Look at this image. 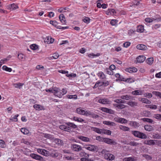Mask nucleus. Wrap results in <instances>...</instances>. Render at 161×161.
I'll return each instance as SVG.
<instances>
[{
	"label": "nucleus",
	"instance_id": "1",
	"mask_svg": "<svg viewBox=\"0 0 161 161\" xmlns=\"http://www.w3.org/2000/svg\"><path fill=\"white\" fill-rule=\"evenodd\" d=\"M109 151L103 149L100 153V155H104V158L105 159L108 160H112L114 159L115 156L113 154L108 153Z\"/></svg>",
	"mask_w": 161,
	"mask_h": 161
},
{
	"label": "nucleus",
	"instance_id": "2",
	"mask_svg": "<svg viewBox=\"0 0 161 161\" xmlns=\"http://www.w3.org/2000/svg\"><path fill=\"white\" fill-rule=\"evenodd\" d=\"M131 133L134 136L143 139H146L147 138V136L145 134L139 131L132 130Z\"/></svg>",
	"mask_w": 161,
	"mask_h": 161
},
{
	"label": "nucleus",
	"instance_id": "3",
	"mask_svg": "<svg viewBox=\"0 0 161 161\" xmlns=\"http://www.w3.org/2000/svg\"><path fill=\"white\" fill-rule=\"evenodd\" d=\"M114 120L115 121L121 124L126 123L128 121L126 119L119 117H115Z\"/></svg>",
	"mask_w": 161,
	"mask_h": 161
},
{
	"label": "nucleus",
	"instance_id": "4",
	"mask_svg": "<svg viewBox=\"0 0 161 161\" xmlns=\"http://www.w3.org/2000/svg\"><path fill=\"white\" fill-rule=\"evenodd\" d=\"M43 39L44 42L47 43V44L53 43L54 41L53 38L49 36H47L46 38H43Z\"/></svg>",
	"mask_w": 161,
	"mask_h": 161
},
{
	"label": "nucleus",
	"instance_id": "5",
	"mask_svg": "<svg viewBox=\"0 0 161 161\" xmlns=\"http://www.w3.org/2000/svg\"><path fill=\"white\" fill-rule=\"evenodd\" d=\"M83 115L86 116L91 115L93 118H97L98 117V115L95 114L89 111H85V112H84Z\"/></svg>",
	"mask_w": 161,
	"mask_h": 161
},
{
	"label": "nucleus",
	"instance_id": "6",
	"mask_svg": "<svg viewBox=\"0 0 161 161\" xmlns=\"http://www.w3.org/2000/svg\"><path fill=\"white\" fill-rule=\"evenodd\" d=\"M85 148L91 151H97L98 147L97 146L94 145L86 146Z\"/></svg>",
	"mask_w": 161,
	"mask_h": 161
},
{
	"label": "nucleus",
	"instance_id": "7",
	"mask_svg": "<svg viewBox=\"0 0 161 161\" xmlns=\"http://www.w3.org/2000/svg\"><path fill=\"white\" fill-rule=\"evenodd\" d=\"M54 92V94L59 98H61L63 95L60 90L57 88H55Z\"/></svg>",
	"mask_w": 161,
	"mask_h": 161
},
{
	"label": "nucleus",
	"instance_id": "8",
	"mask_svg": "<svg viewBox=\"0 0 161 161\" xmlns=\"http://www.w3.org/2000/svg\"><path fill=\"white\" fill-rule=\"evenodd\" d=\"M145 144H148L150 145H153L155 144L160 147H161V142H156V143L154 142H144Z\"/></svg>",
	"mask_w": 161,
	"mask_h": 161
},
{
	"label": "nucleus",
	"instance_id": "9",
	"mask_svg": "<svg viewBox=\"0 0 161 161\" xmlns=\"http://www.w3.org/2000/svg\"><path fill=\"white\" fill-rule=\"evenodd\" d=\"M94 139H96L97 140L99 141H108H108H112L110 139H108L107 138H104L102 137L98 136L96 137L95 136H94V138H93Z\"/></svg>",
	"mask_w": 161,
	"mask_h": 161
},
{
	"label": "nucleus",
	"instance_id": "10",
	"mask_svg": "<svg viewBox=\"0 0 161 161\" xmlns=\"http://www.w3.org/2000/svg\"><path fill=\"white\" fill-rule=\"evenodd\" d=\"M129 125H131L132 127L135 128L138 127L140 125L136 121H130L129 123Z\"/></svg>",
	"mask_w": 161,
	"mask_h": 161
},
{
	"label": "nucleus",
	"instance_id": "11",
	"mask_svg": "<svg viewBox=\"0 0 161 161\" xmlns=\"http://www.w3.org/2000/svg\"><path fill=\"white\" fill-rule=\"evenodd\" d=\"M98 102L103 104H108L110 103V101L106 98L100 99L99 100Z\"/></svg>",
	"mask_w": 161,
	"mask_h": 161
},
{
	"label": "nucleus",
	"instance_id": "12",
	"mask_svg": "<svg viewBox=\"0 0 161 161\" xmlns=\"http://www.w3.org/2000/svg\"><path fill=\"white\" fill-rule=\"evenodd\" d=\"M41 136L42 137L44 136L45 137L49 139L50 140H53L54 139V137L52 135L48 134L41 133Z\"/></svg>",
	"mask_w": 161,
	"mask_h": 161
},
{
	"label": "nucleus",
	"instance_id": "13",
	"mask_svg": "<svg viewBox=\"0 0 161 161\" xmlns=\"http://www.w3.org/2000/svg\"><path fill=\"white\" fill-rule=\"evenodd\" d=\"M59 128L60 129L65 131L70 132L71 130L70 128L69 127H67L64 125H60Z\"/></svg>",
	"mask_w": 161,
	"mask_h": 161
},
{
	"label": "nucleus",
	"instance_id": "14",
	"mask_svg": "<svg viewBox=\"0 0 161 161\" xmlns=\"http://www.w3.org/2000/svg\"><path fill=\"white\" fill-rule=\"evenodd\" d=\"M145 60V57L144 56H139L136 58L137 61L139 63L144 62Z\"/></svg>",
	"mask_w": 161,
	"mask_h": 161
},
{
	"label": "nucleus",
	"instance_id": "15",
	"mask_svg": "<svg viewBox=\"0 0 161 161\" xmlns=\"http://www.w3.org/2000/svg\"><path fill=\"white\" fill-rule=\"evenodd\" d=\"M18 8V6L17 5L14 3H13L9 5L8 7V8L11 10H14Z\"/></svg>",
	"mask_w": 161,
	"mask_h": 161
},
{
	"label": "nucleus",
	"instance_id": "16",
	"mask_svg": "<svg viewBox=\"0 0 161 161\" xmlns=\"http://www.w3.org/2000/svg\"><path fill=\"white\" fill-rule=\"evenodd\" d=\"M125 71L130 73L135 72L137 71V69L135 67L129 68L125 69Z\"/></svg>",
	"mask_w": 161,
	"mask_h": 161
},
{
	"label": "nucleus",
	"instance_id": "17",
	"mask_svg": "<svg viewBox=\"0 0 161 161\" xmlns=\"http://www.w3.org/2000/svg\"><path fill=\"white\" fill-rule=\"evenodd\" d=\"M137 48L140 50H145L147 49L146 46L143 44H139L136 46Z\"/></svg>",
	"mask_w": 161,
	"mask_h": 161
},
{
	"label": "nucleus",
	"instance_id": "18",
	"mask_svg": "<svg viewBox=\"0 0 161 161\" xmlns=\"http://www.w3.org/2000/svg\"><path fill=\"white\" fill-rule=\"evenodd\" d=\"M59 18L60 21L63 24L66 23V20L63 14H60L59 16Z\"/></svg>",
	"mask_w": 161,
	"mask_h": 161
},
{
	"label": "nucleus",
	"instance_id": "19",
	"mask_svg": "<svg viewBox=\"0 0 161 161\" xmlns=\"http://www.w3.org/2000/svg\"><path fill=\"white\" fill-rule=\"evenodd\" d=\"M103 123L105 125L111 126H115L116 125L114 122L109 121H104L103 122Z\"/></svg>",
	"mask_w": 161,
	"mask_h": 161
},
{
	"label": "nucleus",
	"instance_id": "20",
	"mask_svg": "<svg viewBox=\"0 0 161 161\" xmlns=\"http://www.w3.org/2000/svg\"><path fill=\"white\" fill-rule=\"evenodd\" d=\"M144 129L146 130L149 131H152L154 130L152 126L147 125L144 126Z\"/></svg>",
	"mask_w": 161,
	"mask_h": 161
},
{
	"label": "nucleus",
	"instance_id": "21",
	"mask_svg": "<svg viewBox=\"0 0 161 161\" xmlns=\"http://www.w3.org/2000/svg\"><path fill=\"white\" fill-rule=\"evenodd\" d=\"M49 152L47 150L41 149V154L45 156H47L49 154Z\"/></svg>",
	"mask_w": 161,
	"mask_h": 161
},
{
	"label": "nucleus",
	"instance_id": "22",
	"mask_svg": "<svg viewBox=\"0 0 161 161\" xmlns=\"http://www.w3.org/2000/svg\"><path fill=\"white\" fill-rule=\"evenodd\" d=\"M119 128L121 130L124 131H128L130 130V128L127 127L120 125L119 126Z\"/></svg>",
	"mask_w": 161,
	"mask_h": 161
},
{
	"label": "nucleus",
	"instance_id": "23",
	"mask_svg": "<svg viewBox=\"0 0 161 161\" xmlns=\"http://www.w3.org/2000/svg\"><path fill=\"white\" fill-rule=\"evenodd\" d=\"M50 23L56 28L58 29V28L59 25H58V23L55 20H50Z\"/></svg>",
	"mask_w": 161,
	"mask_h": 161
},
{
	"label": "nucleus",
	"instance_id": "24",
	"mask_svg": "<svg viewBox=\"0 0 161 161\" xmlns=\"http://www.w3.org/2000/svg\"><path fill=\"white\" fill-rule=\"evenodd\" d=\"M92 129L93 131L98 134H102L103 129H99L97 127H93Z\"/></svg>",
	"mask_w": 161,
	"mask_h": 161
},
{
	"label": "nucleus",
	"instance_id": "25",
	"mask_svg": "<svg viewBox=\"0 0 161 161\" xmlns=\"http://www.w3.org/2000/svg\"><path fill=\"white\" fill-rule=\"evenodd\" d=\"M77 137L82 141H89V139L88 138L82 136H78Z\"/></svg>",
	"mask_w": 161,
	"mask_h": 161
},
{
	"label": "nucleus",
	"instance_id": "26",
	"mask_svg": "<svg viewBox=\"0 0 161 161\" xmlns=\"http://www.w3.org/2000/svg\"><path fill=\"white\" fill-rule=\"evenodd\" d=\"M73 148L74 150L76 151H79L81 150L80 146L76 145H73Z\"/></svg>",
	"mask_w": 161,
	"mask_h": 161
},
{
	"label": "nucleus",
	"instance_id": "27",
	"mask_svg": "<svg viewBox=\"0 0 161 161\" xmlns=\"http://www.w3.org/2000/svg\"><path fill=\"white\" fill-rule=\"evenodd\" d=\"M127 104L131 107L136 106H137V103L135 102L129 101Z\"/></svg>",
	"mask_w": 161,
	"mask_h": 161
},
{
	"label": "nucleus",
	"instance_id": "28",
	"mask_svg": "<svg viewBox=\"0 0 161 161\" xmlns=\"http://www.w3.org/2000/svg\"><path fill=\"white\" fill-rule=\"evenodd\" d=\"M18 58L21 61H24L25 59V56L22 53L19 54Z\"/></svg>",
	"mask_w": 161,
	"mask_h": 161
},
{
	"label": "nucleus",
	"instance_id": "29",
	"mask_svg": "<svg viewBox=\"0 0 161 161\" xmlns=\"http://www.w3.org/2000/svg\"><path fill=\"white\" fill-rule=\"evenodd\" d=\"M13 85L15 88L20 89L22 86L24 84L19 83H14Z\"/></svg>",
	"mask_w": 161,
	"mask_h": 161
},
{
	"label": "nucleus",
	"instance_id": "30",
	"mask_svg": "<svg viewBox=\"0 0 161 161\" xmlns=\"http://www.w3.org/2000/svg\"><path fill=\"white\" fill-rule=\"evenodd\" d=\"M98 76L101 79H103L105 78V75L103 72H99L97 74Z\"/></svg>",
	"mask_w": 161,
	"mask_h": 161
},
{
	"label": "nucleus",
	"instance_id": "31",
	"mask_svg": "<svg viewBox=\"0 0 161 161\" xmlns=\"http://www.w3.org/2000/svg\"><path fill=\"white\" fill-rule=\"evenodd\" d=\"M66 124L68 126L72 127L73 128L75 129L77 128V126L76 125L72 123L68 122L67 123H66Z\"/></svg>",
	"mask_w": 161,
	"mask_h": 161
},
{
	"label": "nucleus",
	"instance_id": "32",
	"mask_svg": "<svg viewBox=\"0 0 161 161\" xmlns=\"http://www.w3.org/2000/svg\"><path fill=\"white\" fill-rule=\"evenodd\" d=\"M73 119L75 121H77L78 122H81L84 121V120L82 118H78L75 116L73 117Z\"/></svg>",
	"mask_w": 161,
	"mask_h": 161
},
{
	"label": "nucleus",
	"instance_id": "33",
	"mask_svg": "<svg viewBox=\"0 0 161 161\" xmlns=\"http://www.w3.org/2000/svg\"><path fill=\"white\" fill-rule=\"evenodd\" d=\"M76 112L79 114L83 115L85 110L80 109V108H78L76 109Z\"/></svg>",
	"mask_w": 161,
	"mask_h": 161
},
{
	"label": "nucleus",
	"instance_id": "34",
	"mask_svg": "<svg viewBox=\"0 0 161 161\" xmlns=\"http://www.w3.org/2000/svg\"><path fill=\"white\" fill-rule=\"evenodd\" d=\"M102 134H106L108 135H111V131L109 130H107L103 129Z\"/></svg>",
	"mask_w": 161,
	"mask_h": 161
},
{
	"label": "nucleus",
	"instance_id": "35",
	"mask_svg": "<svg viewBox=\"0 0 161 161\" xmlns=\"http://www.w3.org/2000/svg\"><path fill=\"white\" fill-rule=\"evenodd\" d=\"M134 160L135 158L134 157L125 158L123 160V161H134Z\"/></svg>",
	"mask_w": 161,
	"mask_h": 161
},
{
	"label": "nucleus",
	"instance_id": "36",
	"mask_svg": "<svg viewBox=\"0 0 161 161\" xmlns=\"http://www.w3.org/2000/svg\"><path fill=\"white\" fill-rule=\"evenodd\" d=\"M31 156L33 158L36 159H37L39 160H40V156L38 155L37 154H31Z\"/></svg>",
	"mask_w": 161,
	"mask_h": 161
},
{
	"label": "nucleus",
	"instance_id": "37",
	"mask_svg": "<svg viewBox=\"0 0 161 161\" xmlns=\"http://www.w3.org/2000/svg\"><path fill=\"white\" fill-rule=\"evenodd\" d=\"M21 132L24 134L26 135L29 133V130L25 128H22L21 129Z\"/></svg>",
	"mask_w": 161,
	"mask_h": 161
},
{
	"label": "nucleus",
	"instance_id": "38",
	"mask_svg": "<svg viewBox=\"0 0 161 161\" xmlns=\"http://www.w3.org/2000/svg\"><path fill=\"white\" fill-rule=\"evenodd\" d=\"M144 122H147L149 123H152L153 122V120L149 118H144L141 119Z\"/></svg>",
	"mask_w": 161,
	"mask_h": 161
},
{
	"label": "nucleus",
	"instance_id": "39",
	"mask_svg": "<svg viewBox=\"0 0 161 161\" xmlns=\"http://www.w3.org/2000/svg\"><path fill=\"white\" fill-rule=\"evenodd\" d=\"M120 98L126 100H129V99L131 98V96L128 95H122L120 97Z\"/></svg>",
	"mask_w": 161,
	"mask_h": 161
},
{
	"label": "nucleus",
	"instance_id": "40",
	"mask_svg": "<svg viewBox=\"0 0 161 161\" xmlns=\"http://www.w3.org/2000/svg\"><path fill=\"white\" fill-rule=\"evenodd\" d=\"M144 27L142 25L139 26L137 27V31L138 32H142L143 31Z\"/></svg>",
	"mask_w": 161,
	"mask_h": 161
},
{
	"label": "nucleus",
	"instance_id": "41",
	"mask_svg": "<svg viewBox=\"0 0 161 161\" xmlns=\"http://www.w3.org/2000/svg\"><path fill=\"white\" fill-rule=\"evenodd\" d=\"M2 69L3 70H6L9 72H10L12 71V69L11 68L8 67L7 66L4 65L3 66Z\"/></svg>",
	"mask_w": 161,
	"mask_h": 161
},
{
	"label": "nucleus",
	"instance_id": "42",
	"mask_svg": "<svg viewBox=\"0 0 161 161\" xmlns=\"http://www.w3.org/2000/svg\"><path fill=\"white\" fill-rule=\"evenodd\" d=\"M132 94L133 95H138L141 94V92L138 90H135L132 92Z\"/></svg>",
	"mask_w": 161,
	"mask_h": 161
},
{
	"label": "nucleus",
	"instance_id": "43",
	"mask_svg": "<svg viewBox=\"0 0 161 161\" xmlns=\"http://www.w3.org/2000/svg\"><path fill=\"white\" fill-rule=\"evenodd\" d=\"M153 19L154 20H157V21H160L161 20V18L158 15H156L154 17H153Z\"/></svg>",
	"mask_w": 161,
	"mask_h": 161
},
{
	"label": "nucleus",
	"instance_id": "44",
	"mask_svg": "<svg viewBox=\"0 0 161 161\" xmlns=\"http://www.w3.org/2000/svg\"><path fill=\"white\" fill-rule=\"evenodd\" d=\"M142 101L143 103L147 104H150L151 103V102L149 100L145 98H142Z\"/></svg>",
	"mask_w": 161,
	"mask_h": 161
},
{
	"label": "nucleus",
	"instance_id": "45",
	"mask_svg": "<svg viewBox=\"0 0 161 161\" xmlns=\"http://www.w3.org/2000/svg\"><path fill=\"white\" fill-rule=\"evenodd\" d=\"M67 97L69 99H76L77 98V97L76 95H67Z\"/></svg>",
	"mask_w": 161,
	"mask_h": 161
},
{
	"label": "nucleus",
	"instance_id": "46",
	"mask_svg": "<svg viewBox=\"0 0 161 161\" xmlns=\"http://www.w3.org/2000/svg\"><path fill=\"white\" fill-rule=\"evenodd\" d=\"M114 101L117 103H125L126 101L125 100H122L116 99L114 100Z\"/></svg>",
	"mask_w": 161,
	"mask_h": 161
},
{
	"label": "nucleus",
	"instance_id": "47",
	"mask_svg": "<svg viewBox=\"0 0 161 161\" xmlns=\"http://www.w3.org/2000/svg\"><path fill=\"white\" fill-rule=\"evenodd\" d=\"M30 48L33 50H35L38 48V46L35 44H33L30 46Z\"/></svg>",
	"mask_w": 161,
	"mask_h": 161
},
{
	"label": "nucleus",
	"instance_id": "48",
	"mask_svg": "<svg viewBox=\"0 0 161 161\" xmlns=\"http://www.w3.org/2000/svg\"><path fill=\"white\" fill-rule=\"evenodd\" d=\"M109 85V82L108 81L105 80L102 82V84H101L99 85L100 86H106Z\"/></svg>",
	"mask_w": 161,
	"mask_h": 161
},
{
	"label": "nucleus",
	"instance_id": "49",
	"mask_svg": "<svg viewBox=\"0 0 161 161\" xmlns=\"http://www.w3.org/2000/svg\"><path fill=\"white\" fill-rule=\"evenodd\" d=\"M153 58H149L146 60L147 63L148 64H150L153 63Z\"/></svg>",
	"mask_w": 161,
	"mask_h": 161
},
{
	"label": "nucleus",
	"instance_id": "50",
	"mask_svg": "<svg viewBox=\"0 0 161 161\" xmlns=\"http://www.w3.org/2000/svg\"><path fill=\"white\" fill-rule=\"evenodd\" d=\"M90 19L89 18L87 17H85V18L83 19V21L87 24L90 22Z\"/></svg>",
	"mask_w": 161,
	"mask_h": 161
},
{
	"label": "nucleus",
	"instance_id": "51",
	"mask_svg": "<svg viewBox=\"0 0 161 161\" xmlns=\"http://www.w3.org/2000/svg\"><path fill=\"white\" fill-rule=\"evenodd\" d=\"M106 73L110 75H112L113 74V72L112 70L109 69L107 68L106 70Z\"/></svg>",
	"mask_w": 161,
	"mask_h": 161
},
{
	"label": "nucleus",
	"instance_id": "52",
	"mask_svg": "<svg viewBox=\"0 0 161 161\" xmlns=\"http://www.w3.org/2000/svg\"><path fill=\"white\" fill-rule=\"evenodd\" d=\"M153 94L161 98V93L158 92L153 91Z\"/></svg>",
	"mask_w": 161,
	"mask_h": 161
},
{
	"label": "nucleus",
	"instance_id": "53",
	"mask_svg": "<svg viewBox=\"0 0 161 161\" xmlns=\"http://www.w3.org/2000/svg\"><path fill=\"white\" fill-rule=\"evenodd\" d=\"M108 13H110L111 14L114 15V13H116L115 10L112 8L108 9Z\"/></svg>",
	"mask_w": 161,
	"mask_h": 161
},
{
	"label": "nucleus",
	"instance_id": "54",
	"mask_svg": "<svg viewBox=\"0 0 161 161\" xmlns=\"http://www.w3.org/2000/svg\"><path fill=\"white\" fill-rule=\"evenodd\" d=\"M143 156L148 160H151L152 159V157L148 154H143Z\"/></svg>",
	"mask_w": 161,
	"mask_h": 161
},
{
	"label": "nucleus",
	"instance_id": "55",
	"mask_svg": "<svg viewBox=\"0 0 161 161\" xmlns=\"http://www.w3.org/2000/svg\"><path fill=\"white\" fill-rule=\"evenodd\" d=\"M148 108H149L151 109H155L157 108V107L156 105H148Z\"/></svg>",
	"mask_w": 161,
	"mask_h": 161
},
{
	"label": "nucleus",
	"instance_id": "56",
	"mask_svg": "<svg viewBox=\"0 0 161 161\" xmlns=\"http://www.w3.org/2000/svg\"><path fill=\"white\" fill-rule=\"evenodd\" d=\"M66 76L67 77H72L73 78H75L76 77V75L74 73H71L70 74H66Z\"/></svg>",
	"mask_w": 161,
	"mask_h": 161
},
{
	"label": "nucleus",
	"instance_id": "57",
	"mask_svg": "<svg viewBox=\"0 0 161 161\" xmlns=\"http://www.w3.org/2000/svg\"><path fill=\"white\" fill-rule=\"evenodd\" d=\"M55 88H53V89H51L50 88L49 89H46V91L47 92H51L53 93L54 94V92H55Z\"/></svg>",
	"mask_w": 161,
	"mask_h": 161
},
{
	"label": "nucleus",
	"instance_id": "58",
	"mask_svg": "<svg viewBox=\"0 0 161 161\" xmlns=\"http://www.w3.org/2000/svg\"><path fill=\"white\" fill-rule=\"evenodd\" d=\"M6 145L5 142H0V147L4 148L6 147Z\"/></svg>",
	"mask_w": 161,
	"mask_h": 161
},
{
	"label": "nucleus",
	"instance_id": "59",
	"mask_svg": "<svg viewBox=\"0 0 161 161\" xmlns=\"http://www.w3.org/2000/svg\"><path fill=\"white\" fill-rule=\"evenodd\" d=\"M154 117L157 119L161 120V114H156L155 115Z\"/></svg>",
	"mask_w": 161,
	"mask_h": 161
},
{
	"label": "nucleus",
	"instance_id": "60",
	"mask_svg": "<svg viewBox=\"0 0 161 161\" xmlns=\"http://www.w3.org/2000/svg\"><path fill=\"white\" fill-rule=\"evenodd\" d=\"M145 21L148 23H151L152 22L153 20V18H146L145 19Z\"/></svg>",
	"mask_w": 161,
	"mask_h": 161
},
{
	"label": "nucleus",
	"instance_id": "61",
	"mask_svg": "<svg viewBox=\"0 0 161 161\" xmlns=\"http://www.w3.org/2000/svg\"><path fill=\"white\" fill-rule=\"evenodd\" d=\"M130 43L129 42H125L124 44V47H127L130 45Z\"/></svg>",
	"mask_w": 161,
	"mask_h": 161
},
{
	"label": "nucleus",
	"instance_id": "62",
	"mask_svg": "<svg viewBox=\"0 0 161 161\" xmlns=\"http://www.w3.org/2000/svg\"><path fill=\"white\" fill-rule=\"evenodd\" d=\"M117 22V21L116 20L112 19L110 22V24L112 25H114Z\"/></svg>",
	"mask_w": 161,
	"mask_h": 161
},
{
	"label": "nucleus",
	"instance_id": "63",
	"mask_svg": "<svg viewBox=\"0 0 161 161\" xmlns=\"http://www.w3.org/2000/svg\"><path fill=\"white\" fill-rule=\"evenodd\" d=\"M52 56L53 57V58L57 59L58 58L59 55L57 53H55L53 54V56Z\"/></svg>",
	"mask_w": 161,
	"mask_h": 161
},
{
	"label": "nucleus",
	"instance_id": "64",
	"mask_svg": "<svg viewBox=\"0 0 161 161\" xmlns=\"http://www.w3.org/2000/svg\"><path fill=\"white\" fill-rule=\"evenodd\" d=\"M33 107L36 110H39V109L40 108V105L38 104H35L34 105Z\"/></svg>",
	"mask_w": 161,
	"mask_h": 161
}]
</instances>
